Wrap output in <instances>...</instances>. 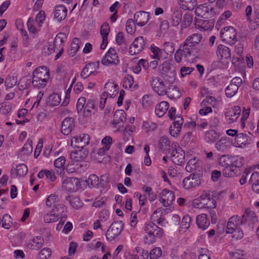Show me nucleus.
<instances>
[{"instance_id":"63","label":"nucleus","mask_w":259,"mask_h":259,"mask_svg":"<svg viewBox=\"0 0 259 259\" xmlns=\"http://www.w3.org/2000/svg\"><path fill=\"white\" fill-rule=\"evenodd\" d=\"M249 182L252 184V189L254 185L259 184V173L258 172H254L252 174Z\"/></svg>"},{"instance_id":"62","label":"nucleus","mask_w":259,"mask_h":259,"mask_svg":"<svg viewBox=\"0 0 259 259\" xmlns=\"http://www.w3.org/2000/svg\"><path fill=\"white\" fill-rule=\"evenodd\" d=\"M44 221L47 223H51L56 222L59 218L54 213H47L44 215Z\"/></svg>"},{"instance_id":"38","label":"nucleus","mask_w":259,"mask_h":259,"mask_svg":"<svg viewBox=\"0 0 259 259\" xmlns=\"http://www.w3.org/2000/svg\"><path fill=\"white\" fill-rule=\"evenodd\" d=\"M116 41L119 45H124V48L122 51H126L127 48V42L124 36V34L123 32H119L116 36Z\"/></svg>"},{"instance_id":"33","label":"nucleus","mask_w":259,"mask_h":259,"mask_svg":"<svg viewBox=\"0 0 259 259\" xmlns=\"http://www.w3.org/2000/svg\"><path fill=\"white\" fill-rule=\"evenodd\" d=\"M66 200L69 202L71 206L74 208L78 209L82 206V203L78 197L68 195L66 197Z\"/></svg>"},{"instance_id":"4","label":"nucleus","mask_w":259,"mask_h":259,"mask_svg":"<svg viewBox=\"0 0 259 259\" xmlns=\"http://www.w3.org/2000/svg\"><path fill=\"white\" fill-rule=\"evenodd\" d=\"M123 228V224L121 221L112 223L106 232V239L109 241L112 240L115 237L119 235Z\"/></svg>"},{"instance_id":"42","label":"nucleus","mask_w":259,"mask_h":259,"mask_svg":"<svg viewBox=\"0 0 259 259\" xmlns=\"http://www.w3.org/2000/svg\"><path fill=\"white\" fill-rule=\"evenodd\" d=\"M160 194L161 196H164L166 198L167 202H168L170 204L171 202L174 200L175 198L174 193L166 189L163 190Z\"/></svg>"},{"instance_id":"20","label":"nucleus","mask_w":259,"mask_h":259,"mask_svg":"<svg viewBox=\"0 0 259 259\" xmlns=\"http://www.w3.org/2000/svg\"><path fill=\"white\" fill-rule=\"evenodd\" d=\"M180 49L183 51L184 57H187L188 55H190L192 51L194 49L195 46L189 40L186 39L180 45Z\"/></svg>"},{"instance_id":"54","label":"nucleus","mask_w":259,"mask_h":259,"mask_svg":"<svg viewBox=\"0 0 259 259\" xmlns=\"http://www.w3.org/2000/svg\"><path fill=\"white\" fill-rule=\"evenodd\" d=\"M52 254L51 249L49 248L42 249L38 253V259H48Z\"/></svg>"},{"instance_id":"52","label":"nucleus","mask_w":259,"mask_h":259,"mask_svg":"<svg viewBox=\"0 0 259 259\" xmlns=\"http://www.w3.org/2000/svg\"><path fill=\"white\" fill-rule=\"evenodd\" d=\"M32 142L31 140H28L21 149V152H23L24 154L29 155L32 153Z\"/></svg>"},{"instance_id":"53","label":"nucleus","mask_w":259,"mask_h":259,"mask_svg":"<svg viewBox=\"0 0 259 259\" xmlns=\"http://www.w3.org/2000/svg\"><path fill=\"white\" fill-rule=\"evenodd\" d=\"M187 39H189V40L195 47L200 42L202 39V36L200 34L194 33L191 36H189Z\"/></svg>"},{"instance_id":"9","label":"nucleus","mask_w":259,"mask_h":259,"mask_svg":"<svg viewBox=\"0 0 259 259\" xmlns=\"http://www.w3.org/2000/svg\"><path fill=\"white\" fill-rule=\"evenodd\" d=\"M119 62L118 57L115 50L111 48L109 49L104 57L102 59L101 63L104 65H116Z\"/></svg>"},{"instance_id":"43","label":"nucleus","mask_w":259,"mask_h":259,"mask_svg":"<svg viewBox=\"0 0 259 259\" xmlns=\"http://www.w3.org/2000/svg\"><path fill=\"white\" fill-rule=\"evenodd\" d=\"M159 68L160 74L162 76L168 73L169 71L172 69L171 67L170 63L167 61L164 62L162 64L159 66Z\"/></svg>"},{"instance_id":"27","label":"nucleus","mask_w":259,"mask_h":259,"mask_svg":"<svg viewBox=\"0 0 259 259\" xmlns=\"http://www.w3.org/2000/svg\"><path fill=\"white\" fill-rule=\"evenodd\" d=\"M97 107L95 101L92 99H89L83 109L84 114L85 116H89L92 113H95Z\"/></svg>"},{"instance_id":"1","label":"nucleus","mask_w":259,"mask_h":259,"mask_svg":"<svg viewBox=\"0 0 259 259\" xmlns=\"http://www.w3.org/2000/svg\"><path fill=\"white\" fill-rule=\"evenodd\" d=\"M49 78L50 72L47 67L40 66L33 71L31 82L34 87L43 88L46 87Z\"/></svg>"},{"instance_id":"31","label":"nucleus","mask_w":259,"mask_h":259,"mask_svg":"<svg viewBox=\"0 0 259 259\" xmlns=\"http://www.w3.org/2000/svg\"><path fill=\"white\" fill-rule=\"evenodd\" d=\"M88 151L87 150H78L73 151L70 154L71 158L75 161L83 160L88 155Z\"/></svg>"},{"instance_id":"47","label":"nucleus","mask_w":259,"mask_h":259,"mask_svg":"<svg viewBox=\"0 0 259 259\" xmlns=\"http://www.w3.org/2000/svg\"><path fill=\"white\" fill-rule=\"evenodd\" d=\"M16 171L17 176L24 177L28 172V168L25 164H19L16 167Z\"/></svg>"},{"instance_id":"44","label":"nucleus","mask_w":259,"mask_h":259,"mask_svg":"<svg viewBox=\"0 0 259 259\" xmlns=\"http://www.w3.org/2000/svg\"><path fill=\"white\" fill-rule=\"evenodd\" d=\"M12 219L8 214H5L2 220V227L6 229H9L12 224Z\"/></svg>"},{"instance_id":"28","label":"nucleus","mask_w":259,"mask_h":259,"mask_svg":"<svg viewBox=\"0 0 259 259\" xmlns=\"http://www.w3.org/2000/svg\"><path fill=\"white\" fill-rule=\"evenodd\" d=\"M217 54L221 59H227L231 57L229 49L224 45H219L218 47Z\"/></svg>"},{"instance_id":"21","label":"nucleus","mask_w":259,"mask_h":259,"mask_svg":"<svg viewBox=\"0 0 259 259\" xmlns=\"http://www.w3.org/2000/svg\"><path fill=\"white\" fill-rule=\"evenodd\" d=\"M44 243L42 237L38 236L32 239L31 241L27 244V246L31 249H39Z\"/></svg>"},{"instance_id":"55","label":"nucleus","mask_w":259,"mask_h":259,"mask_svg":"<svg viewBox=\"0 0 259 259\" xmlns=\"http://www.w3.org/2000/svg\"><path fill=\"white\" fill-rule=\"evenodd\" d=\"M87 183L90 187H94L97 186L99 183V179L96 175H91L88 178Z\"/></svg>"},{"instance_id":"48","label":"nucleus","mask_w":259,"mask_h":259,"mask_svg":"<svg viewBox=\"0 0 259 259\" xmlns=\"http://www.w3.org/2000/svg\"><path fill=\"white\" fill-rule=\"evenodd\" d=\"M163 50L167 55H170L175 51L174 44L170 41L164 42L163 45Z\"/></svg>"},{"instance_id":"58","label":"nucleus","mask_w":259,"mask_h":259,"mask_svg":"<svg viewBox=\"0 0 259 259\" xmlns=\"http://www.w3.org/2000/svg\"><path fill=\"white\" fill-rule=\"evenodd\" d=\"M254 18L253 21L251 24V28L255 30L259 27V5L258 9L255 10L254 12Z\"/></svg>"},{"instance_id":"29","label":"nucleus","mask_w":259,"mask_h":259,"mask_svg":"<svg viewBox=\"0 0 259 259\" xmlns=\"http://www.w3.org/2000/svg\"><path fill=\"white\" fill-rule=\"evenodd\" d=\"M169 104L166 101H162L155 107V112L159 117H162L168 110Z\"/></svg>"},{"instance_id":"6","label":"nucleus","mask_w":259,"mask_h":259,"mask_svg":"<svg viewBox=\"0 0 259 259\" xmlns=\"http://www.w3.org/2000/svg\"><path fill=\"white\" fill-rule=\"evenodd\" d=\"M195 13L197 16L204 19H209L215 14L214 9L207 6L206 4L197 7Z\"/></svg>"},{"instance_id":"13","label":"nucleus","mask_w":259,"mask_h":259,"mask_svg":"<svg viewBox=\"0 0 259 259\" xmlns=\"http://www.w3.org/2000/svg\"><path fill=\"white\" fill-rule=\"evenodd\" d=\"M80 184L79 180L74 177L65 179L62 183V187L69 192H75L78 190Z\"/></svg>"},{"instance_id":"32","label":"nucleus","mask_w":259,"mask_h":259,"mask_svg":"<svg viewBox=\"0 0 259 259\" xmlns=\"http://www.w3.org/2000/svg\"><path fill=\"white\" fill-rule=\"evenodd\" d=\"M182 11L178 9H175L171 16V20L174 26H177L182 21Z\"/></svg>"},{"instance_id":"5","label":"nucleus","mask_w":259,"mask_h":259,"mask_svg":"<svg viewBox=\"0 0 259 259\" xmlns=\"http://www.w3.org/2000/svg\"><path fill=\"white\" fill-rule=\"evenodd\" d=\"M236 32L233 27H226L221 30V38L229 44H234L236 40Z\"/></svg>"},{"instance_id":"17","label":"nucleus","mask_w":259,"mask_h":259,"mask_svg":"<svg viewBox=\"0 0 259 259\" xmlns=\"http://www.w3.org/2000/svg\"><path fill=\"white\" fill-rule=\"evenodd\" d=\"M74 126V119L72 117H67L62 122V133L64 135H68L71 132Z\"/></svg>"},{"instance_id":"25","label":"nucleus","mask_w":259,"mask_h":259,"mask_svg":"<svg viewBox=\"0 0 259 259\" xmlns=\"http://www.w3.org/2000/svg\"><path fill=\"white\" fill-rule=\"evenodd\" d=\"M178 3L181 8L189 11L194 10L197 5L196 0H179Z\"/></svg>"},{"instance_id":"14","label":"nucleus","mask_w":259,"mask_h":259,"mask_svg":"<svg viewBox=\"0 0 259 259\" xmlns=\"http://www.w3.org/2000/svg\"><path fill=\"white\" fill-rule=\"evenodd\" d=\"M99 61L89 63L82 70L80 74L81 77L84 79L87 78L91 74L93 73L99 68Z\"/></svg>"},{"instance_id":"8","label":"nucleus","mask_w":259,"mask_h":259,"mask_svg":"<svg viewBox=\"0 0 259 259\" xmlns=\"http://www.w3.org/2000/svg\"><path fill=\"white\" fill-rule=\"evenodd\" d=\"M170 160L176 164L181 165L185 162V152L178 146L170 152Z\"/></svg>"},{"instance_id":"60","label":"nucleus","mask_w":259,"mask_h":259,"mask_svg":"<svg viewBox=\"0 0 259 259\" xmlns=\"http://www.w3.org/2000/svg\"><path fill=\"white\" fill-rule=\"evenodd\" d=\"M225 116L227 120H228L230 123L236 121L239 117L238 116L234 113L233 110H229L226 112L225 113Z\"/></svg>"},{"instance_id":"11","label":"nucleus","mask_w":259,"mask_h":259,"mask_svg":"<svg viewBox=\"0 0 259 259\" xmlns=\"http://www.w3.org/2000/svg\"><path fill=\"white\" fill-rule=\"evenodd\" d=\"M90 143V137L87 134H83L79 137H74L71 140V145L80 150H84V147L88 145Z\"/></svg>"},{"instance_id":"24","label":"nucleus","mask_w":259,"mask_h":259,"mask_svg":"<svg viewBox=\"0 0 259 259\" xmlns=\"http://www.w3.org/2000/svg\"><path fill=\"white\" fill-rule=\"evenodd\" d=\"M126 120V115L123 110H117L113 115V124L117 125L120 123H124Z\"/></svg>"},{"instance_id":"59","label":"nucleus","mask_w":259,"mask_h":259,"mask_svg":"<svg viewBox=\"0 0 259 259\" xmlns=\"http://www.w3.org/2000/svg\"><path fill=\"white\" fill-rule=\"evenodd\" d=\"M17 82V79L15 76H8L5 81V85L7 88H11L15 85Z\"/></svg>"},{"instance_id":"19","label":"nucleus","mask_w":259,"mask_h":259,"mask_svg":"<svg viewBox=\"0 0 259 259\" xmlns=\"http://www.w3.org/2000/svg\"><path fill=\"white\" fill-rule=\"evenodd\" d=\"M67 9L62 5H59L55 7V18L58 21L64 20L67 16Z\"/></svg>"},{"instance_id":"3","label":"nucleus","mask_w":259,"mask_h":259,"mask_svg":"<svg viewBox=\"0 0 259 259\" xmlns=\"http://www.w3.org/2000/svg\"><path fill=\"white\" fill-rule=\"evenodd\" d=\"M202 182L201 174L193 172L185 178L182 181L183 187L186 190L195 188L200 186Z\"/></svg>"},{"instance_id":"7","label":"nucleus","mask_w":259,"mask_h":259,"mask_svg":"<svg viewBox=\"0 0 259 259\" xmlns=\"http://www.w3.org/2000/svg\"><path fill=\"white\" fill-rule=\"evenodd\" d=\"M151 86L153 90L159 96H163L167 93L166 87L163 81L158 77H152L150 79Z\"/></svg>"},{"instance_id":"39","label":"nucleus","mask_w":259,"mask_h":259,"mask_svg":"<svg viewBox=\"0 0 259 259\" xmlns=\"http://www.w3.org/2000/svg\"><path fill=\"white\" fill-rule=\"evenodd\" d=\"M61 102V98L57 94H52L48 98L47 103L51 106H55Z\"/></svg>"},{"instance_id":"18","label":"nucleus","mask_w":259,"mask_h":259,"mask_svg":"<svg viewBox=\"0 0 259 259\" xmlns=\"http://www.w3.org/2000/svg\"><path fill=\"white\" fill-rule=\"evenodd\" d=\"M214 21L213 19H202L195 18V26L198 28L207 30L213 28Z\"/></svg>"},{"instance_id":"35","label":"nucleus","mask_w":259,"mask_h":259,"mask_svg":"<svg viewBox=\"0 0 259 259\" xmlns=\"http://www.w3.org/2000/svg\"><path fill=\"white\" fill-rule=\"evenodd\" d=\"M232 156L224 155L221 156L219 159V163L220 166L228 169L229 166L232 164Z\"/></svg>"},{"instance_id":"30","label":"nucleus","mask_w":259,"mask_h":259,"mask_svg":"<svg viewBox=\"0 0 259 259\" xmlns=\"http://www.w3.org/2000/svg\"><path fill=\"white\" fill-rule=\"evenodd\" d=\"M243 164L242 162H240L238 163V165H234L229 166V169L227 170V169H224L223 170V175L225 177H231L233 176V174H236L237 172L240 170V167L242 166Z\"/></svg>"},{"instance_id":"12","label":"nucleus","mask_w":259,"mask_h":259,"mask_svg":"<svg viewBox=\"0 0 259 259\" xmlns=\"http://www.w3.org/2000/svg\"><path fill=\"white\" fill-rule=\"evenodd\" d=\"M145 232L150 236L153 237L160 238L163 235V230L153 222H149L146 224Z\"/></svg>"},{"instance_id":"50","label":"nucleus","mask_w":259,"mask_h":259,"mask_svg":"<svg viewBox=\"0 0 259 259\" xmlns=\"http://www.w3.org/2000/svg\"><path fill=\"white\" fill-rule=\"evenodd\" d=\"M176 72L174 69L167 73L166 74L163 75L162 76L165 81H167L169 83H173L176 78Z\"/></svg>"},{"instance_id":"23","label":"nucleus","mask_w":259,"mask_h":259,"mask_svg":"<svg viewBox=\"0 0 259 259\" xmlns=\"http://www.w3.org/2000/svg\"><path fill=\"white\" fill-rule=\"evenodd\" d=\"M196 224L198 228L205 230L209 226V221L207 218L206 214L202 213L196 217Z\"/></svg>"},{"instance_id":"49","label":"nucleus","mask_w":259,"mask_h":259,"mask_svg":"<svg viewBox=\"0 0 259 259\" xmlns=\"http://www.w3.org/2000/svg\"><path fill=\"white\" fill-rule=\"evenodd\" d=\"M193 18L189 14H185L182 21L181 27L182 28H187L190 26L192 22Z\"/></svg>"},{"instance_id":"61","label":"nucleus","mask_w":259,"mask_h":259,"mask_svg":"<svg viewBox=\"0 0 259 259\" xmlns=\"http://www.w3.org/2000/svg\"><path fill=\"white\" fill-rule=\"evenodd\" d=\"M110 32V27L109 24L107 22H105L101 27L100 33L102 37H108V34Z\"/></svg>"},{"instance_id":"15","label":"nucleus","mask_w":259,"mask_h":259,"mask_svg":"<svg viewBox=\"0 0 259 259\" xmlns=\"http://www.w3.org/2000/svg\"><path fill=\"white\" fill-rule=\"evenodd\" d=\"M149 14L145 11H140L134 15V22L140 26L145 25L148 21Z\"/></svg>"},{"instance_id":"57","label":"nucleus","mask_w":259,"mask_h":259,"mask_svg":"<svg viewBox=\"0 0 259 259\" xmlns=\"http://www.w3.org/2000/svg\"><path fill=\"white\" fill-rule=\"evenodd\" d=\"M162 254V251L159 247L153 248L149 253L150 259H157L160 257Z\"/></svg>"},{"instance_id":"2","label":"nucleus","mask_w":259,"mask_h":259,"mask_svg":"<svg viewBox=\"0 0 259 259\" xmlns=\"http://www.w3.org/2000/svg\"><path fill=\"white\" fill-rule=\"evenodd\" d=\"M193 205L197 208H214L216 207V201L210 197L209 192L204 191L199 197L193 200Z\"/></svg>"},{"instance_id":"34","label":"nucleus","mask_w":259,"mask_h":259,"mask_svg":"<svg viewBox=\"0 0 259 259\" xmlns=\"http://www.w3.org/2000/svg\"><path fill=\"white\" fill-rule=\"evenodd\" d=\"M65 162V158L63 156H60L54 161V166L58 168L57 173L60 175L64 174V164Z\"/></svg>"},{"instance_id":"26","label":"nucleus","mask_w":259,"mask_h":259,"mask_svg":"<svg viewBox=\"0 0 259 259\" xmlns=\"http://www.w3.org/2000/svg\"><path fill=\"white\" fill-rule=\"evenodd\" d=\"M105 88L108 92V96L109 95L111 98L115 97L118 93V85L114 82H108L105 85Z\"/></svg>"},{"instance_id":"46","label":"nucleus","mask_w":259,"mask_h":259,"mask_svg":"<svg viewBox=\"0 0 259 259\" xmlns=\"http://www.w3.org/2000/svg\"><path fill=\"white\" fill-rule=\"evenodd\" d=\"M182 126V125H178L172 123V124L169 127L170 135L174 137H178L180 135Z\"/></svg>"},{"instance_id":"37","label":"nucleus","mask_w":259,"mask_h":259,"mask_svg":"<svg viewBox=\"0 0 259 259\" xmlns=\"http://www.w3.org/2000/svg\"><path fill=\"white\" fill-rule=\"evenodd\" d=\"M79 40L77 38H74L72 39V42L70 46V48L68 50V54L73 57L75 55L79 48Z\"/></svg>"},{"instance_id":"22","label":"nucleus","mask_w":259,"mask_h":259,"mask_svg":"<svg viewBox=\"0 0 259 259\" xmlns=\"http://www.w3.org/2000/svg\"><path fill=\"white\" fill-rule=\"evenodd\" d=\"M235 141L238 144V147H242L251 143V139L248 138L245 134L240 133L236 135Z\"/></svg>"},{"instance_id":"36","label":"nucleus","mask_w":259,"mask_h":259,"mask_svg":"<svg viewBox=\"0 0 259 259\" xmlns=\"http://www.w3.org/2000/svg\"><path fill=\"white\" fill-rule=\"evenodd\" d=\"M220 137V134L214 130H210L207 132L205 136V140L207 143H213Z\"/></svg>"},{"instance_id":"51","label":"nucleus","mask_w":259,"mask_h":259,"mask_svg":"<svg viewBox=\"0 0 259 259\" xmlns=\"http://www.w3.org/2000/svg\"><path fill=\"white\" fill-rule=\"evenodd\" d=\"M170 142L166 137H162L159 141V148L162 151L167 150L169 147Z\"/></svg>"},{"instance_id":"56","label":"nucleus","mask_w":259,"mask_h":259,"mask_svg":"<svg viewBox=\"0 0 259 259\" xmlns=\"http://www.w3.org/2000/svg\"><path fill=\"white\" fill-rule=\"evenodd\" d=\"M11 110V106L10 103L3 102L0 104V111L3 114H8Z\"/></svg>"},{"instance_id":"45","label":"nucleus","mask_w":259,"mask_h":259,"mask_svg":"<svg viewBox=\"0 0 259 259\" xmlns=\"http://www.w3.org/2000/svg\"><path fill=\"white\" fill-rule=\"evenodd\" d=\"M238 90V89L237 88V87L230 83L225 89L226 95L228 97L231 98L236 94Z\"/></svg>"},{"instance_id":"16","label":"nucleus","mask_w":259,"mask_h":259,"mask_svg":"<svg viewBox=\"0 0 259 259\" xmlns=\"http://www.w3.org/2000/svg\"><path fill=\"white\" fill-rule=\"evenodd\" d=\"M145 45L143 37H138L135 39L131 45V55H134L140 53Z\"/></svg>"},{"instance_id":"40","label":"nucleus","mask_w":259,"mask_h":259,"mask_svg":"<svg viewBox=\"0 0 259 259\" xmlns=\"http://www.w3.org/2000/svg\"><path fill=\"white\" fill-rule=\"evenodd\" d=\"M65 209V206L63 204H59L55 205V208L52 211V213H54L58 218H65L66 215L64 213Z\"/></svg>"},{"instance_id":"64","label":"nucleus","mask_w":259,"mask_h":259,"mask_svg":"<svg viewBox=\"0 0 259 259\" xmlns=\"http://www.w3.org/2000/svg\"><path fill=\"white\" fill-rule=\"evenodd\" d=\"M86 103V99L84 97H81L78 99L76 104V108L78 112H81L84 109Z\"/></svg>"},{"instance_id":"10","label":"nucleus","mask_w":259,"mask_h":259,"mask_svg":"<svg viewBox=\"0 0 259 259\" xmlns=\"http://www.w3.org/2000/svg\"><path fill=\"white\" fill-rule=\"evenodd\" d=\"M66 39L65 34L64 33H59L55 37L52 44H50L48 46V54H52L58 50L59 48L61 47V45L64 42Z\"/></svg>"},{"instance_id":"41","label":"nucleus","mask_w":259,"mask_h":259,"mask_svg":"<svg viewBox=\"0 0 259 259\" xmlns=\"http://www.w3.org/2000/svg\"><path fill=\"white\" fill-rule=\"evenodd\" d=\"M197 160L195 158H192L189 160L186 166L185 169L187 171L191 172L197 169Z\"/></svg>"}]
</instances>
